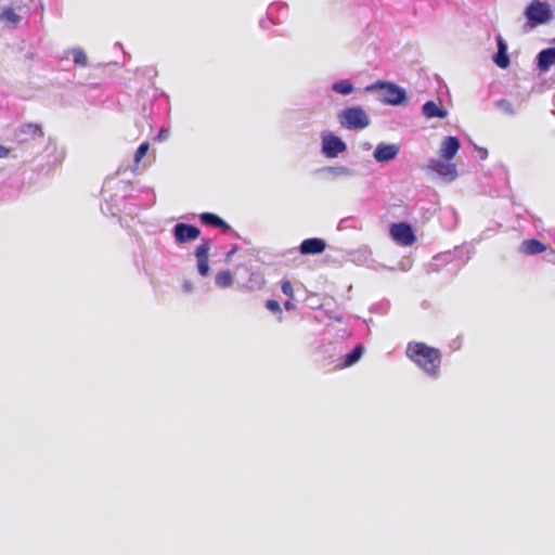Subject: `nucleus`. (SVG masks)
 Wrapping results in <instances>:
<instances>
[{"label": "nucleus", "mask_w": 555, "mask_h": 555, "mask_svg": "<svg viewBox=\"0 0 555 555\" xmlns=\"http://www.w3.org/2000/svg\"><path fill=\"white\" fill-rule=\"evenodd\" d=\"M405 354L427 376L434 379L439 377L442 353L438 348L422 341H410L406 346Z\"/></svg>", "instance_id": "nucleus-1"}, {"label": "nucleus", "mask_w": 555, "mask_h": 555, "mask_svg": "<svg viewBox=\"0 0 555 555\" xmlns=\"http://www.w3.org/2000/svg\"><path fill=\"white\" fill-rule=\"evenodd\" d=\"M366 92H376L377 100L389 106H403L408 104L406 90L393 81L377 80L364 88Z\"/></svg>", "instance_id": "nucleus-2"}, {"label": "nucleus", "mask_w": 555, "mask_h": 555, "mask_svg": "<svg viewBox=\"0 0 555 555\" xmlns=\"http://www.w3.org/2000/svg\"><path fill=\"white\" fill-rule=\"evenodd\" d=\"M524 15L527 20L526 27L529 29L550 23L554 16L548 2H529L525 8Z\"/></svg>", "instance_id": "nucleus-3"}, {"label": "nucleus", "mask_w": 555, "mask_h": 555, "mask_svg": "<svg viewBox=\"0 0 555 555\" xmlns=\"http://www.w3.org/2000/svg\"><path fill=\"white\" fill-rule=\"evenodd\" d=\"M391 240L400 246H412L416 241V234L413 227L405 221L391 223L389 227Z\"/></svg>", "instance_id": "nucleus-4"}, {"label": "nucleus", "mask_w": 555, "mask_h": 555, "mask_svg": "<svg viewBox=\"0 0 555 555\" xmlns=\"http://www.w3.org/2000/svg\"><path fill=\"white\" fill-rule=\"evenodd\" d=\"M427 169L436 173L447 183H450L457 178V167L454 163L430 158L427 164Z\"/></svg>", "instance_id": "nucleus-5"}, {"label": "nucleus", "mask_w": 555, "mask_h": 555, "mask_svg": "<svg viewBox=\"0 0 555 555\" xmlns=\"http://www.w3.org/2000/svg\"><path fill=\"white\" fill-rule=\"evenodd\" d=\"M201 235V230L188 223H177L173 228V236L178 244H183L189 241H193L198 238Z\"/></svg>", "instance_id": "nucleus-6"}, {"label": "nucleus", "mask_w": 555, "mask_h": 555, "mask_svg": "<svg viewBox=\"0 0 555 555\" xmlns=\"http://www.w3.org/2000/svg\"><path fill=\"white\" fill-rule=\"evenodd\" d=\"M211 244L209 240H203L202 243L195 249V257L197 259L198 273L202 276L209 274V250Z\"/></svg>", "instance_id": "nucleus-7"}, {"label": "nucleus", "mask_w": 555, "mask_h": 555, "mask_svg": "<svg viewBox=\"0 0 555 555\" xmlns=\"http://www.w3.org/2000/svg\"><path fill=\"white\" fill-rule=\"evenodd\" d=\"M370 122L369 115L361 106H349V130H363Z\"/></svg>", "instance_id": "nucleus-8"}, {"label": "nucleus", "mask_w": 555, "mask_h": 555, "mask_svg": "<svg viewBox=\"0 0 555 555\" xmlns=\"http://www.w3.org/2000/svg\"><path fill=\"white\" fill-rule=\"evenodd\" d=\"M399 150L397 144L380 142L376 145L373 157L377 163H387L397 157Z\"/></svg>", "instance_id": "nucleus-9"}, {"label": "nucleus", "mask_w": 555, "mask_h": 555, "mask_svg": "<svg viewBox=\"0 0 555 555\" xmlns=\"http://www.w3.org/2000/svg\"><path fill=\"white\" fill-rule=\"evenodd\" d=\"M495 41L498 50L495 53H493L492 61L498 67L505 69L511 64V59L507 52V42L503 39L501 35H496Z\"/></svg>", "instance_id": "nucleus-10"}, {"label": "nucleus", "mask_w": 555, "mask_h": 555, "mask_svg": "<svg viewBox=\"0 0 555 555\" xmlns=\"http://www.w3.org/2000/svg\"><path fill=\"white\" fill-rule=\"evenodd\" d=\"M548 249H550V255L555 256V251L552 248H550L548 245L544 244L543 242H541L538 238L525 240V241H522V243L519 246V251L524 255H529V256L538 255V254H541Z\"/></svg>", "instance_id": "nucleus-11"}, {"label": "nucleus", "mask_w": 555, "mask_h": 555, "mask_svg": "<svg viewBox=\"0 0 555 555\" xmlns=\"http://www.w3.org/2000/svg\"><path fill=\"white\" fill-rule=\"evenodd\" d=\"M535 67L544 74L555 64V47L542 49L535 56Z\"/></svg>", "instance_id": "nucleus-12"}, {"label": "nucleus", "mask_w": 555, "mask_h": 555, "mask_svg": "<svg viewBox=\"0 0 555 555\" xmlns=\"http://www.w3.org/2000/svg\"><path fill=\"white\" fill-rule=\"evenodd\" d=\"M461 149V141L455 135H448L443 139L439 154L440 156L447 160H452Z\"/></svg>", "instance_id": "nucleus-13"}, {"label": "nucleus", "mask_w": 555, "mask_h": 555, "mask_svg": "<svg viewBox=\"0 0 555 555\" xmlns=\"http://www.w3.org/2000/svg\"><path fill=\"white\" fill-rule=\"evenodd\" d=\"M345 143L334 134L323 135V152L328 157H335L345 150Z\"/></svg>", "instance_id": "nucleus-14"}, {"label": "nucleus", "mask_w": 555, "mask_h": 555, "mask_svg": "<svg viewBox=\"0 0 555 555\" xmlns=\"http://www.w3.org/2000/svg\"><path fill=\"white\" fill-rule=\"evenodd\" d=\"M422 114L427 119H444L448 116V111L434 100H428L422 105Z\"/></svg>", "instance_id": "nucleus-15"}, {"label": "nucleus", "mask_w": 555, "mask_h": 555, "mask_svg": "<svg viewBox=\"0 0 555 555\" xmlns=\"http://www.w3.org/2000/svg\"><path fill=\"white\" fill-rule=\"evenodd\" d=\"M326 248V243L322 238L312 237L304 240L299 246V251L302 255H318L322 254Z\"/></svg>", "instance_id": "nucleus-16"}, {"label": "nucleus", "mask_w": 555, "mask_h": 555, "mask_svg": "<svg viewBox=\"0 0 555 555\" xmlns=\"http://www.w3.org/2000/svg\"><path fill=\"white\" fill-rule=\"evenodd\" d=\"M199 220L204 224L220 228L223 231H229L231 229V227L223 219H221L219 216H217L212 212L201 214Z\"/></svg>", "instance_id": "nucleus-17"}, {"label": "nucleus", "mask_w": 555, "mask_h": 555, "mask_svg": "<svg viewBox=\"0 0 555 555\" xmlns=\"http://www.w3.org/2000/svg\"><path fill=\"white\" fill-rule=\"evenodd\" d=\"M441 220L446 229L453 230L459 222L457 211L452 207L446 208L442 212Z\"/></svg>", "instance_id": "nucleus-18"}, {"label": "nucleus", "mask_w": 555, "mask_h": 555, "mask_svg": "<svg viewBox=\"0 0 555 555\" xmlns=\"http://www.w3.org/2000/svg\"><path fill=\"white\" fill-rule=\"evenodd\" d=\"M215 284L220 288L230 287L233 284V275L229 270L220 271L215 276Z\"/></svg>", "instance_id": "nucleus-19"}, {"label": "nucleus", "mask_w": 555, "mask_h": 555, "mask_svg": "<svg viewBox=\"0 0 555 555\" xmlns=\"http://www.w3.org/2000/svg\"><path fill=\"white\" fill-rule=\"evenodd\" d=\"M370 250L366 247L361 249L349 251V261H352L357 264H364L370 258Z\"/></svg>", "instance_id": "nucleus-20"}, {"label": "nucleus", "mask_w": 555, "mask_h": 555, "mask_svg": "<svg viewBox=\"0 0 555 555\" xmlns=\"http://www.w3.org/2000/svg\"><path fill=\"white\" fill-rule=\"evenodd\" d=\"M365 348L362 343H358L349 350V366L356 364L364 354Z\"/></svg>", "instance_id": "nucleus-21"}, {"label": "nucleus", "mask_w": 555, "mask_h": 555, "mask_svg": "<svg viewBox=\"0 0 555 555\" xmlns=\"http://www.w3.org/2000/svg\"><path fill=\"white\" fill-rule=\"evenodd\" d=\"M22 132L33 137H42L43 131L40 125L28 122L22 126Z\"/></svg>", "instance_id": "nucleus-22"}, {"label": "nucleus", "mask_w": 555, "mask_h": 555, "mask_svg": "<svg viewBox=\"0 0 555 555\" xmlns=\"http://www.w3.org/2000/svg\"><path fill=\"white\" fill-rule=\"evenodd\" d=\"M496 108L502 111L504 114L508 116H514L516 114L513 104L506 99H500L494 102Z\"/></svg>", "instance_id": "nucleus-23"}, {"label": "nucleus", "mask_w": 555, "mask_h": 555, "mask_svg": "<svg viewBox=\"0 0 555 555\" xmlns=\"http://www.w3.org/2000/svg\"><path fill=\"white\" fill-rule=\"evenodd\" d=\"M73 61L78 66H86L88 63V57L85 51L80 48H75L72 50Z\"/></svg>", "instance_id": "nucleus-24"}, {"label": "nucleus", "mask_w": 555, "mask_h": 555, "mask_svg": "<svg viewBox=\"0 0 555 555\" xmlns=\"http://www.w3.org/2000/svg\"><path fill=\"white\" fill-rule=\"evenodd\" d=\"M390 302L386 299L371 306L370 311L377 314H386L389 311Z\"/></svg>", "instance_id": "nucleus-25"}, {"label": "nucleus", "mask_w": 555, "mask_h": 555, "mask_svg": "<svg viewBox=\"0 0 555 555\" xmlns=\"http://www.w3.org/2000/svg\"><path fill=\"white\" fill-rule=\"evenodd\" d=\"M5 20L8 23L16 25L21 21V16L14 12L13 9H7L0 14V20Z\"/></svg>", "instance_id": "nucleus-26"}, {"label": "nucleus", "mask_w": 555, "mask_h": 555, "mask_svg": "<svg viewBox=\"0 0 555 555\" xmlns=\"http://www.w3.org/2000/svg\"><path fill=\"white\" fill-rule=\"evenodd\" d=\"M149 149H150V144L147 142L141 143L140 146L138 147V150L135 151L134 162L140 163L141 159L146 155Z\"/></svg>", "instance_id": "nucleus-27"}, {"label": "nucleus", "mask_w": 555, "mask_h": 555, "mask_svg": "<svg viewBox=\"0 0 555 555\" xmlns=\"http://www.w3.org/2000/svg\"><path fill=\"white\" fill-rule=\"evenodd\" d=\"M281 288H282V292L289 298V299H293L294 298V288H293V285L291 283V281L286 280V281H283L282 282V285H281Z\"/></svg>", "instance_id": "nucleus-28"}, {"label": "nucleus", "mask_w": 555, "mask_h": 555, "mask_svg": "<svg viewBox=\"0 0 555 555\" xmlns=\"http://www.w3.org/2000/svg\"><path fill=\"white\" fill-rule=\"evenodd\" d=\"M353 320L354 323L361 327L367 335L371 333V330H370V326L367 324V321L366 320H361L359 317H351L349 315V321L350 320Z\"/></svg>", "instance_id": "nucleus-29"}, {"label": "nucleus", "mask_w": 555, "mask_h": 555, "mask_svg": "<svg viewBox=\"0 0 555 555\" xmlns=\"http://www.w3.org/2000/svg\"><path fill=\"white\" fill-rule=\"evenodd\" d=\"M266 308L274 313H281V306L276 300L269 299L266 301Z\"/></svg>", "instance_id": "nucleus-30"}, {"label": "nucleus", "mask_w": 555, "mask_h": 555, "mask_svg": "<svg viewBox=\"0 0 555 555\" xmlns=\"http://www.w3.org/2000/svg\"><path fill=\"white\" fill-rule=\"evenodd\" d=\"M333 90L340 94H347V80H341L333 86Z\"/></svg>", "instance_id": "nucleus-31"}, {"label": "nucleus", "mask_w": 555, "mask_h": 555, "mask_svg": "<svg viewBox=\"0 0 555 555\" xmlns=\"http://www.w3.org/2000/svg\"><path fill=\"white\" fill-rule=\"evenodd\" d=\"M249 282H255L259 287H261L264 284V279L262 275L258 273H251L249 278Z\"/></svg>", "instance_id": "nucleus-32"}, {"label": "nucleus", "mask_w": 555, "mask_h": 555, "mask_svg": "<svg viewBox=\"0 0 555 555\" xmlns=\"http://www.w3.org/2000/svg\"><path fill=\"white\" fill-rule=\"evenodd\" d=\"M475 150H476V152L478 154V157L481 160L487 159V157H488V150L486 147H481V146L475 145Z\"/></svg>", "instance_id": "nucleus-33"}, {"label": "nucleus", "mask_w": 555, "mask_h": 555, "mask_svg": "<svg viewBox=\"0 0 555 555\" xmlns=\"http://www.w3.org/2000/svg\"><path fill=\"white\" fill-rule=\"evenodd\" d=\"M451 256V251H447V253H443V254H439V255H436L434 257V261H438V260H443V261H448V258Z\"/></svg>", "instance_id": "nucleus-34"}, {"label": "nucleus", "mask_w": 555, "mask_h": 555, "mask_svg": "<svg viewBox=\"0 0 555 555\" xmlns=\"http://www.w3.org/2000/svg\"><path fill=\"white\" fill-rule=\"evenodd\" d=\"M339 120H340V124L343 126L346 125L347 122V109H343L340 113H339Z\"/></svg>", "instance_id": "nucleus-35"}, {"label": "nucleus", "mask_w": 555, "mask_h": 555, "mask_svg": "<svg viewBox=\"0 0 555 555\" xmlns=\"http://www.w3.org/2000/svg\"><path fill=\"white\" fill-rule=\"evenodd\" d=\"M9 154H10V150L0 145V158L8 157Z\"/></svg>", "instance_id": "nucleus-36"}, {"label": "nucleus", "mask_w": 555, "mask_h": 555, "mask_svg": "<svg viewBox=\"0 0 555 555\" xmlns=\"http://www.w3.org/2000/svg\"><path fill=\"white\" fill-rule=\"evenodd\" d=\"M399 266H400V269H401L402 271H408V270H410V268H411V264H409L408 262H405V261H403V260H402V261H400Z\"/></svg>", "instance_id": "nucleus-37"}, {"label": "nucleus", "mask_w": 555, "mask_h": 555, "mask_svg": "<svg viewBox=\"0 0 555 555\" xmlns=\"http://www.w3.org/2000/svg\"><path fill=\"white\" fill-rule=\"evenodd\" d=\"M284 307L286 310H293L295 309V305L292 302V299L287 300L285 304H284Z\"/></svg>", "instance_id": "nucleus-38"}, {"label": "nucleus", "mask_w": 555, "mask_h": 555, "mask_svg": "<svg viewBox=\"0 0 555 555\" xmlns=\"http://www.w3.org/2000/svg\"><path fill=\"white\" fill-rule=\"evenodd\" d=\"M237 250V247H233L228 254H227V260H229Z\"/></svg>", "instance_id": "nucleus-39"}, {"label": "nucleus", "mask_w": 555, "mask_h": 555, "mask_svg": "<svg viewBox=\"0 0 555 555\" xmlns=\"http://www.w3.org/2000/svg\"><path fill=\"white\" fill-rule=\"evenodd\" d=\"M341 360H343V362H341V364H340V367H344V366H346V365H347V356H344V357L341 358Z\"/></svg>", "instance_id": "nucleus-40"}, {"label": "nucleus", "mask_w": 555, "mask_h": 555, "mask_svg": "<svg viewBox=\"0 0 555 555\" xmlns=\"http://www.w3.org/2000/svg\"><path fill=\"white\" fill-rule=\"evenodd\" d=\"M354 91L353 85L349 81V94H351Z\"/></svg>", "instance_id": "nucleus-41"}, {"label": "nucleus", "mask_w": 555, "mask_h": 555, "mask_svg": "<svg viewBox=\"0 0 555 555\" xmlns=\"http://www.w3.org/2000/svg\"><path fill=\"white\" fill-rule=\"evenodd\" d=\"M436 266H437V264H436V263H434V262H433V263H429V267H430V268H433V270H436V268H435Z\"/></svg>", "instance_id": "nucleus-42"}, {"label": "nucleus", "mask_w": 555, "mask_h": 555, "mask_svg": "<svg viewBox=\"0 0 555 555\" xmlns=\"http://www.w3.org/2000/svg\"><path fill=\"white\" fill-rule=\"evenodd\" d=\"M555 46V37L551 41Z\"/></svg>", "instance_id": "nucleus-43"}]
</instances>
